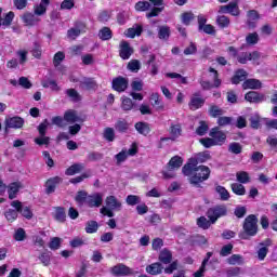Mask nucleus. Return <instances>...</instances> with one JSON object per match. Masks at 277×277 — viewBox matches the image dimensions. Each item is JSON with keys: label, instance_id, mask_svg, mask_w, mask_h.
<instances>
[{"label": "nucleus", "instance_id": "nucleus-56", "mask_svg": "<svg viewBox=\"0 0 277 277\" xmlns=\"http://www.w3.org/2000/svg\"><path fill=\"white\" fill-rule=\"evenodd\" d=\"M207 131H209V124L206 121H200L199 127L196 129L197 135H207Z\"/></svg>", "mask_w": 277, "mask_h": 277}, {"label": "nucleus", "instance_id": "nucleus-46", "mask_svg": "<svg viewBox=\"0 0 277 277\" xmlns=\"http://www.w3.org/2000/svg\"><path fill=\"white\" fill-rule=\"evenodd\" d=\"M209 114L212 118H217V116H224V109L220 108L217 105H212L209 108Z\"/></svg>", "mask_w": 277, "mask_h": 277}, {"label": "nucleus", "instance_id": "nucleus-62", "mask_svg": "<svg viewBox=\"0 0 277 277\" xmlns=\"http://www.w3.org/2000/svg\"><path fill=\"white\" fill-rule=\"evenodd\" d=\"M12 21H14V12L10 11L2 19L1 25L3 27H10V25H12Z\"/></svg>", "mask_w": 277, "mask_h": 277}, {"label": "nucleus", "instance_id": "nucleus-34", "mask_svg": "<svg viewBox=\"0 0 277 277\" xmlns=\"http://www.w3.org/2000/svg\"><path fill=\"white\" fill-rule=\"evenodd\" d=\"M232 192L236 194V196H246V186L241 183H233L230 185Z\"/></svg>", "mask_w": 277, "mask_h": 277}, {"label": "nucleus", "instance_id": "nucleus-16", "mask_svg": "<svg viewBox=\"0 0 277 277\" xmlns=\"http://www.w3.org/2000/svg\"><path fill=\"white\" fill-rule=\"evenodd\" d=\"M64 179L60 176L50 177L45 183V193L53 194L60 183H63Z\"/></svg>", "mask_w": 277, "mask_h": 277}, {"label": "nucleus", "instance_id": "nucleus-8", "mask_svg": "<svg viewBox=\"0 0 277 277\" xmlns=\"http://www.w3.org/2000/svg\"><path fill=\"white\" fill-rule=\"evenodd\" d=\"M4 124L5 133H8V129H23V124H25V119L18 116L10 117L5 119Z\"/></svg>", "mask_w": 277, "mask_h": 277}, {"label": "nucleus", "instance_id": "nucleus-54", "mask_svg": "<svg viewBox=\"0 0 277 277\" xmlns=\"http://www.w3.org/2000/svg\"><path fill=\"white\" fill-rule=\"evenodd\" d=\"M104 138L107 142H114V140H116V132H114V128H106L104 130Z\"/></svg>", "mask_w": 277, "mask_h": 277}, {"label": "nucleus", "instance_id": "nucleus-11", "mask_svg": "<svg viewBox=\"0 0 277 277\" xmlns=\"http://www.w3.org/2000/svg\"><path fill=\"white\" fill-rule=\"evenodd\" d=\"M91 209L98 208L103 205V195L101 193H94L87 197V203Z\"/></svg>", "mask_w": 277, "mask_h": 277}, {"label": "nucleus", "instance_id": "nucleus-1", "mask_svg": "<svg viewBox=\"0 0 277 277\" xmlns=\"http://www.w3.org/2000/svg\"><path fill=\"white\" fill-rule=\"evenodd\" d=\"M207 159H209V155L199 154L196 158H190L182 168L183 175L188 176V181L194 187H201L200 183L209 181V176H211V169L209 167H198V163H205Z\"/></svg>", "mask_w": 277, "mask_h": 277}, {"label": "nucleus", "instance_id": "nucleus-63", "mask_svg": "<svg viewBox=\"0 0 277 277\" xmlns=\"http://www.w3.org/2000/svg\"><path fill=\"white\" fill-rule=\"evenodd\" d=\"M195 16L192 12H185L182 14V23L183 25H190L192 21H194Z\"/></svg>", "mask_w": 277, "mask_h": 277}, {"label": "nucleus", "instance_id": "nucleus-53", "mask_svg": "<svg viewBox=\"0 0 277 277\" xmlns=\"http://www.w3.org/2000/svg\"><path fill=\"white\" fill-rule=\"evenodd\" d=\"M121 108L123 111H131L133 108V100L130 97H122Z\"/></svg>", "mask_w": 277, "mask_h": 277}, {"label": "nucleus", "instance_id": "nucleus-37", "mask_svg": "<svg viewBox=\"0 0 277 277\" xmlns=\"http://www.w3.org/2000/svg\"><path fill=\"white\" fill-rule=\"evenodd\" d=\"M243 151V146H241L237 142H233L228 145V153H232V155H241Z\"/></svg>", "mask_w": 277, "mask_h": 277}, {"label": "nucleus", "instance_id": "nucleus-22", "mask_svg": "<svg viewBox=\"0 0 277 277\" xmlns=\"http://www.w3.org/2000/svg\"><path fill=\"white\" fill-rule=\"evenodd\" d=\"M246 79H248V71L245 69H238L232 78V83H234V85H238V83L246 81Z\"/></svg>", "mask_w": 277, "mask_h": 277}, {"label": "nucleus", "instance_id": "nucleus-9", "mask_svg": "<svg viewBox=\"0 0 277 277\" xmlns=\"http://www.w3.org/2000/svg\"><path fill=\"white\" fill-rule=\"evenodd\" d=\"M111 85L115 92H126L127 88H129V79L122 76H119L113 79Z\"/></svg>", "mask_w": 277, "mask_h": 277}, {"label": "nucleus", "instance_id": "nucleus-61", "mask_svg": "<svg viewBox=\"0 0 277 277\" xmlns=\"http://www.w3.org/2000/svg\"><path fill=\"white\" fill-rule=\"evenodd\" d=\"M67 96H69V98H71L75 103H77L78 101H81V96L79 95V92H77V90L75 89H67L66 92Z\"/></svg>", "mask_w": 277, "mask_h": 277}, {"label": "nucleus", "instance_id": "nucleus-49", "mask_svg": "<svg viewBox=\"0 0 277 277\" xmlns=\"http://www.w3.org/2000/svg\"><path fill=\"white\" fill-rule=\"evenodd\" d=\"M16 55H17V57H18V64L21 65V66H25V64H27V55H28V52H27V50H18L17 52H16Z\"/></svg>", "mask_w": 277, "mask_h": 277}, {"label": "nucleus", "instance_id": "nucleus-33", "mask_svg": "<svg viewBox=\"0 0 277 277\" xmlns=\"http://www.w3.org/2000/svg\"><path fill=\"white\" fill-rule=\"evenodd\" d=\"M135 129L141 135H148L150 133V126L146 122H136Z\"/></svg>", "mask_w": 277, "mask_h": 277}, {"label": "nucleus", "instance_id": "nucleus-23", "mask_svg": "<svg viewBox=\"0 0 277 277\" xmlns=\"http://www.w3.org/2000/svg\"><path fill=\"white\" fill-rule=\"evenodd\" d=\"M49 3H51V0H41L40 4L35 6V15L44 16V14H47V8H49Z\"/></svg>", "mask_w": 277, "mask_h": 277}, {"label": "nucleus", "instance_id": "nucleus-17", "mask_svg": "<svg viewBox=\"0 0 277 277\" xmlns=\"http://www.w3.org/2000/svg\"><path fill=\"white\" fill-rule=\"evenodd\" d=\"M247 27H249V29H254L256 28V21H259V18H261V15H259V11L256 10H250L247 12Z\"/></svg>", "mask_w": 277, "mask_h": 277}, {"label": "nucleus", "instance_id": "nucleus-38", "mask_svg": "<svg viewBox=\"0 0 277 277\" xmlns=\"http://www.w3.org/2000/svg\"><path fill=\"white\" fill-rule=\"evenodd\" d=\"M98 38L100 40H111L113 38V32L109 27H103L100 32H98Z\"/></svg>", "mask_w": 277, "mask_h": 277}, {"label": "nucleus", "instance_id": "nucleus-10", "mask_svg": "<svg viewBox=\"0 0 277 277\" xmlns=\"http://www.w3.org/2000/svg\"><path fill=\"white\" fill-rule=\"evenodd\" d=\"M205 105V98L200 96V92H196L190 96V101L188 103L189 109L192 111H196V109H200Z\"/></svg>", "mask_w": 277, "mask_h": 277}, {"label": "nucleus", "instance_id": "nucleus-40", "mask_svg": "<svg viewBox=\"0 0 277 277\" xmlns=\"http://www.w3.org/2000/svg\"><path fill=\"white\" fill-rule=\"evenodd\" d=\"M88 192L85 190H79L75 197L76 202H78V205H87L88 202Z\"/></svg>", "mask_w": 277, "mask_h": 277}, {"label": "nucleus", "instance_id": "nucleus-29", "mask_svg": "<svg viewBox=\"0 0 277 277\" xmlns=\"http://www.w3.org/2000/svg\"><path fill=\"white\" fill-rule=\"evenodd\" d=\"M183 166V158L181 156H174L168 163L169 170H179Z\"/></svg>", "mask_w": 277, "mask_h": 277}, {"label": "nucleus", "instance_id": "nucleus-45", "mask_svg": "<svg viewBox=\"0 0 277 277\" xmlns=\"http://www.w3.org/2000/svg\"><path fill=\"white\" fill-rule=\"evenodd\" d=\"M259 32H250L246 37V42L250 45L259 44Z\"/></svg>", "mask_w": 277, "mask_h": 277}, {"label": "nucleus", "instance_id": "nucleus-30", "mask_svg": "<svg viewBox=\"0 0 277 277\" xmlns=\"http://www.w3.org/2000/svg\"><path fill=\"white\" fill-rule=\"evenodd\" d=\"M159 261L164 265H169V263H172V252L168 249H163L159 254Z\"/></svg>", "mask_w": 277, "mask_h": 277}, {"label": "nucleus", "instance_id": "nucleus-55", "mask_svg": "<svg viewBox=\"0 0 277 277\" xmlns=\"http://www.w3.org/2000/svg\"><path fill=\"white\" fill-rule=\"evenodd\" d=\"M216 23L222 28L228 27V25H230V18H228V16H226V15H219L216 17Z\"/></svg>", "mask_w": 277, "mask_h": 277}, {"label": "nucleus", "instance_id": "nucleus-47", "mask_svg": "<svg viewBox=\"0 0 277 277\" xmlns=\"http://www.w3.org/2000/svg\"><path fill=\"white\" fill-rule=\"evenodd\" d=\"M4 217L8 220V222H14L18 217V210L9 209L4 212Z\"/></svg>", "mask_w": 277, "mask_h": 277}, {"label": "nucleus", "instance_id": "nucleus-2", "mask_svg": "<svg viewBox=\"0 0 277 277\" xmlns=\"http://www.w3.org/2000/svg\"><path fill=\"white\" fill-rule=\"evenodd\" d=\"M259 233V219L254 214L248 215L242 224V230L238 234L239 239L249 240Z\"/></svg>", "mask_w": 277, "mask_h": 277}, {"label": "nucleus", "instance_id": "nucleus-15", "mask_svg": "<svg viewBox=\"0 0 277 277\" xmlns=\"http://www.w3.org/2000/svg\"><path fill=\"white\" fill-rule=\"evenodd\" d=\"M119 55L121 60H129L133 55V48L124 40L120 42Z\"/></svg>", "mask_w": 277, "mask_h": 277}, {"label": "nucleus", "instance_id": "nucleus-64", "mask_svg": "<svg viewBox=\"0 0 277 277\" xmlns=\"http://www.w3.org/2000/svg\"><path fill=\"white\" fill-rule=\"evenodd\" d=\"M217 124H219V127H228V124H233V118L232 117H219Z\"/></svg>", "mask_w": 277, "mask_h": 277}, {"label": "nucleus", "instance_id": "nucleus-5", "mask_svg": "<svg viewBox=\"0 0 277 277\" xmlns=\"http://www.w3.org/2000/svg\"><path fill=\"white\" fill-rule=\"evenodd\" d=\"M219 12L220 14H230L232 16H239V1L233 0L227 5H221Z\"/></svg>", "mask_w": 277, "mask_h": 277}, {"label": "nucleus", "instance_id": "nucleus-7", "mask_svg": "<svg viewBox=\"0 0 277 277\" xmlns=\"http://www.w3.org/2000/svg\"><path fill=\"white\" fill-rule=\"evenodd\" d=\"M11 207L16 209L18 213L23 215V217H26V220H31L34 217V212H31V209H29L27 206H23V202L19 200L12 201Z\"/></svg>", "mask_w": 277, "mask_h": 277}, {"label": "nucleus", "instance_id": "nucleus-25", "mask_svg": "<svg viewBox=\"0 0 277 277\" xmlns=\"http://www.w3.org/2000/svg\"><path fill=\"white\" fill-rule=\"evenodd\" d=\"M146 272L147 274H150V276H158V274H161V272H163V266L159 262L153 263L146 266Z\"/></svg>", "mask_w": 277, "mask_h": 277}, {"label": "nucleus", "instance_id": "nucleus-6", "mask_svg": "<svg viewBox=\"0 0 277 277\" xmlns=\"http://www.w3.org/2000/svg\"><path fill=\"white\" fill-rule=\"evenodd\" d=\"M169 133H170V137H161L160 142H170V140L172 142H176V140H179V137H181L182 133H183V128L181 127V123H172L169 128Z\"/></svg>", "mask_w": 277, "mask_h": 277}, {"label": "nucleus", "instance_id": "nucleus-12", "mask_svg": "<svg viewBox=\"0 0 277 277\" xmlns=\"http://www.w3.org/2000/svg\"><path fill=\"white\" fill-rule=\"evenodd\" d=\"M210 137L213 138L214 144H224V142H226V133H224L223 131H220V128L215 127L210 131Z\"/></svg>", "mask_w": 277, "mask_h": 277}, {"label": "nucleus", "instance_id": "nucleus-41", "mask_svg": "<svg viewBox=\"0 0 277 277\" xmlns=\"http://www.w3.org/2000/svg\"><path fill=\"white\" fill-rule=\"evenodd\" d=\"M64 120L66 122H69V124H75V122H77V120H79V117L77 116V114L74 110H68L64 115Z\"/></svg>", "mask_w": 277, "mask_h": 277}, {"label": "nucleus", "instance_id": "nucleus-43", "mask_svg": "<svg viewBox=\"0 0 277 277\" xmlns=\"http://www.w3.org/2000/svg\"><path fill=\"white\" fill-rule=\"evenodd\" d=\"M211 224H213L211 223V220L210 219L208 220L205 216H200L197 219V226H199V228H203V230H207L208 228H210Z\"/></svg>", "mask_w": 277, "mask_h": 277}, {"label": "nucleus", "instance_id": "nucleus-24", "mask_svg": "<svg viewBox=\"0 0 277 277\" xmlns=\"http://www.w3.org/2000/svg\"><path fill=\"white\" fill-rule=\"evenodd\" d=\"M22 21L26 25H29L30 27H34V25H36V23H38L40 19L38 17H36V14L30 13V12H26L22 15Z\"/></svg>", "mask_w": 277, "mask_h": 277}, {"label": "nucleus", "instance_id": "nucleus-60", "mask_svg": "<svg viewBox=\"0 0 277 277\" xmlns=\"http://www.w3.org/2000/svg\"><path fill=\"white\" fill-rule=\"evenodd\" d=\"M61 246H62V238L60 237L52 238L49 243L50 250H60Z\"/></svg>", "mask_w": 277, "mask_h": 277}, {"label": "nucleus", "instance_id": "nucleus-27", "mask_svg": "<svg viewBox=\"0 0 277 277\" xmlns=\"http://www.w3.org/2000/svg\"><path fill=\"white\" fill-rule=\"evenodd\" d=\"M170 27L168 25L158 26V38L159 40H169L170 39Z\"/></svg>", "mask_w": 277, "mask_h": 277}, {"label": "nucleus", "instance_id": "nucleus-50", "mask_svg": "<svg viewBox=\"0 0 277 277\" xmlns=\"http://www.w3.org/2000/svg\"><path fill=\"white\" fill-rule=\"evenodd\" d=\"M142 68V63L138 60H132L128 63V70L131 72H137Z\"/></svg>", "mask_w": 277, "mask_h": 277}, {"label": "nucleus", "instance_id": "nucleus-26", "mask_svg": "<svg viewBox=\"0 0 277 277\" xmlns=\"http://www.w3.org/2000/svg\"><path fill=\"white\" fill-rule=\"evenodd\" d=\"M260 248L258 250V258L260 261H265V256H267V253L269 252V249H267V246H272V240H266L265 242H261Z\"/></svg>", "mask_w": 277, "mask_h": 277}, {"label": "nucleus", "instance_id": "nucleus-3", "mask_svg": "<svg viewBox=\"0 0 277 277\" xmlns=\"http://www.w3.org/2000/svg\"><path fill=\"white\" fill-rule=\"evenodd\" d=\"M226 215H228V208L225 205L214 206L207 211V217L211 224H215L220 217H226Z\"/></svg>", "mask_w": 277, "mask_h": 277}, {"label": "nucleus", "instance_id": "nucleus-52", "mask_svg": "<svg viewBox=\"0 0 277 277\" xmlns=\"http://www.w3.org/2000/svg\"><path fill=\"white\" fill-rule=\"evenodd\" d=\"M153 107H157V109H163V104H161V100L159 98V93H154L150 96Z\"/></svg>", "mask_w": 277, "mask_h": 277}, {"label": "nucleus", "instance_id": "nucleus-14", "mask_svg": "<svg viewBox=\"0 0 277 277\" xmlns=\"http://www.w3.org/2000/svg\"><path fill=\"white\" fill-rule=\"evenodd\" d=\"M106 207L110 209L111 211H121L122 210V202L116 198V196H108L106 197Z\"/></svg>", "mask_w": 277, "mask_h": 277}, {"label": "nucleus", "instance_id": "nucleus-32", "mask_svg": "<svg viewBox=\"0 0 277 277\" xmlns=\"http://www.w3.org/2000/svg\"><path fill=\"white\" fill-rule=\"evenodd\" d=\"M214 189L216 194H219L221 200L226 201L230 199V193H228L226 187L216 185Z\"/></svg>", "mask_w": 277, "mask_h": 277}, {"label": "nucleus", "instance_id": "nucleus-42", "mask_svg": "<svg viewBox=\"0 0 277 277\" xmlns=\"http://www.w3.org/2000/svg\"><path fill=\"white\" fill-rule=\"evenodd\" d=\"M41 85L42 88H50L52 92H60V90H62L55 80L42 81Z\"/></svg>", "mask_w": 277, "mask_h": 277}, {"label": "nucleus", "instance_id": "nucleus-31", "mask_svg": "<svg viewBox=\"0 0 277 277\" xmlns=\"http://www.w3.org/2000/svg\"><path fill=\"white\" fill-rule=\"evenodd\" d=\"M142 31H144L142 25H135L127 30L126 36L128 38H135V36H142Z\"/></svg>", "mask_w": 277, "mask_h": 277}, {"label": "nucleus", "instance_id": "nucleus-44", "mask_svg": "<svg viewBox=\"0 0 277 277\" xmlns=\"http://www.w3.org/2000/svg\"><path fill=\"white\" fill-rule=\"evenodd\" d=\"M229 265H243V256L239 254H233L227 259Z\"/></svg>", "mask_w": 277, "mask_h": 277}, {"label": "nucleus", "instance_id": "nucleus-36", "mask_svg": "<svg viewBox=\"0 0 277 277\" xmlns=\"http://www.w3.org/2000/svg\"><path fill=\"white\" fill-rule=\"evenodd\" d=\"M236 179L238 183L246 185L247 183H250V174L246 171H239L236 173Z\"/></svg>", "mask_w": 277, "mask_h": 277}, {"label": "nucleus", "instance_id": "nucleus-19", "mask_svg": "<svg viewBox=\"0 0 277 277\" xmlns=\"http://www.w3.org/2000/svg\"><path fill=\"white\" fill-rule=\"evenodd\" d=\"M245 98L249 102V103H263V101H265V94L259 93L256 91H249L246 95Z\"/></svg>", "mask_w": 277, "mask_h": 277}, {"label": "nucleus", "instance_id": "nucleus-57", "mask_svg": "<svg viewBox=\"0 0 277 277\" xmlns=\"http://www.w3.org/2000/svg\"><path fill=\"white\" fill-rule=\"evenodd\" d=\"M64 60H66V54H64V52L60 51L56 54H54L53 64L55 68H57V66H60V64H62Z\"/></svg>", "mask_w": 277, "mask_h": 277}, {"label": "nucleus", "instance_id": "nucleus-4", "mask_svg": "<svg viewBox=\"0 0 277 277\" xmlns=\"http://www.w3.org/2000/svg\"><path fill=\"white\" fill-rule=\"evenodd\" d=\"M208 70L209 72L212 74V79L214 83H211L207 80H199V83L202 90H211L212 88H220V85H222V80H220V74L217 72V70H215L213 67H210Z\"/></svg>", "mask_w": 277, "mask_h": 277}, {"label": "nucleus", "instance_id": "nucleus-18", "mask_svg": "<svg viewBox=\"0 0 277 277\" xmlns=\"http://www.w3.org/2000/svg\"><path fill=\"white\" fill-rule=\"evenodd\" d=\"M79 88L81 90H96V88H98V84L96 83V80H94V78H82L79 80Z\"/></svg>", "mask_w": 277, "mask_h": 277}, {"label": "nucleus", "instance_id": "nucleus-35", "mask_svg": "<svg viewBox=\"0 0 277 277\" xmlns=\"http://www.w3.org/2000/svg\"><path fill=\"white\" fill-rule=\"evenodd\" d=\"M249 122L251 129H261V116L259 114H253L249 117Z\"/></svg>", "mask_w": 277, "mask_h": 277}, {"label": "nucleus", "instance_id": "nucleus-48", "mask_svg": "<svg viewBox=\"0 0 277 277\" xmlns=\"http://www.w3.org/2000/svg\"><path fill=\"white\" fill-rule=\"evenodd\" d=\"M126 202L130 207H135V205H140V202H142V198L140 196H137V195H129L126 198Z\"/></svg>", "mask_w": 277, "mask_h": 277}, {"label": "nucleus", "instance_id": "nucleus-51", "mask_svg": "<svg viewBox=\"0 0 277 277\" xmlns=\"http://www.w3.org/2000/svg\"><path fill=\"white\" fill-rule=\"evenodd\" d=\"M54 217L57 222H66V211L64 210V208L57 207Z\"/></svg>", "mask_w": 277, "mask_h": 277}, {"label": "nucleus", "instance_id": "nucleus-20", "mask_svg": "<svg viewBox=\"0 0 277 277\" xmlns=\"http://www.w3.org/2000/svg\"><path fill=\"white\" fill-rule=\"evenodd\" d=\"M85 170V164L83 163H74L69 168L66 169V176H75V174H79Z\"/></svg>", "mask_w": 277, "mask_h": 277}, {"label": "nucleus", "instance_id": "nucleus-21", "mask_svg": "<svg viewBox=\"0 0 277 277\" xmlns=\"http://www.w3.org/2000/svg\"><path fill=\"white\" fill-rule=\"evenodd\" d=\"M262 85L259 79H247L242 83L243 90H261Z\"/></svg>", "mask_w": 277, "mask_h": 277}, {"label": "nucleus", "instance_id": "nucleus-28", "mask_svg": "<svg viewBox=\"0 0 277 277\" xmlns=\"http://www.w3.org/2000/svg\"><path fill=\"white\" fill-rule=\"evenodd\" d=\"M19 189H21L19 182L11 183L9 185V190H8L9 199L14 200V198H16V195L18 194Z\"/></svg>", "mask_w": 277, "mask_h": 277}, {"label": "nucleus", "instance_id": "nucleus-39", "mask_svg": "<svg viewBox=\"0 0 277 277\" xmlns=\"http://www.w3.org/2000/svg\"><path fill=\"white\" fill-rule=\"evenodd\" d=\"M115 129L119 133H127V131H129V122H127V120H118L115 124Z\"/></svg>", "mask_w": 277, "mask_h": 277}, {"label": "nucleus", "instance_id": "nucleus-59", "mask_svg": "<svg viewBox=\"0 0 277 277\" xmlns=\"http://www.w3.org/2000/svg\"><path fill=\"white\" fill-rule=\"evenodd\" d=\"M98 230V223L96 221H89L85 226V233L92 234Z\"/></svg>", "mask_w": 277, "mask_h": 277}, {"label": "nucleus", "instance_id": "nucleus-58", "mask_svg": "<svg viewBox=\"0 0 277 277\" xmlns=\"http://www.w3.org/2000/svg\"><path fill=\"white\" fill-rule=\"evenodd\" d=\"M150 9V2L148 1H140L135 4L136 12H146V10Z\"/></svg>", "mask_w": 277, "mask_h": 277}, {"label": "nucleus", "instance_id": "nucleus-13", "mask_svg": "<svg viewBox=\"0 0 277 277\" xmlns=\"http://www.w3.org/2000/svg\"><path fill=\"white\" fill-rule=\"evenodd\" d=\"M110 274H113V276H129L131 268L124 264H117L110 268Z\"/></svg>", "mask_w": 277, "mask_h": 277}]
</instances>
